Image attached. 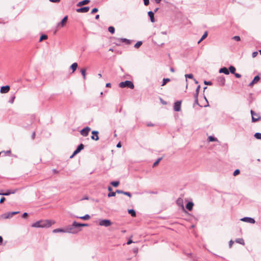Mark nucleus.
Listing matches in <instances>:
<instances>
[{"label":"nucleus","instance_id":"obj_7","mask_svg":"<svg viewBox=\"0 0 261 261\" xmlns=\"http://www.w3.org/2000/svg\"><path fill=\"white\" fill-rule=\"evenodd\" d=\"M67 19H68V16H65L62 19L61 21L59 22L57 24V28H58V29L61 28H63L65 25L66 23H67Z\"/></svg>","mask_w":261,"mask_h":261},{"label":"nucleus","instance_id":"obj_19","mask_svg":"<svg viewBox=\"0 0 261 261\" xmlns=\"http://www.w3.org/2000/svg\"><path fill=\"white\" fill-rule=\"evenodd\" d=\"M89 2H90L89 0H84L81 2H79L77 4V6L81 7L82 6L88 4Z\"/></svg>","mask_w":261,"mask_h":261},{"label":"nucleus","instance_id":"obj_52","mask_svg":"<svg viewBox=\"0 0 261 261\" xmlns=\"http://www.w3.org/2000/svg\"><path fill=\"white\" fill-rule=\"evenodd\" d=\"M200 85H198L196 88V92L197 93H199V90H200Z\"/></svg>","mask_w":261,"mask_h":261},{"label":"nucleus","instance_id":"obj_40","mask_svg":"<svg viewBox=\"0 0 261 261\" xmlns=\"http://www.w3.org/2000/svg\"><path fill=\"white\" fill-rule=\"evenodd\" d=\"M240 173V171L239 169H236L233 173V176H237V175L239 174Z\"/></svg>","mask_w":261,"mask_h":261},{"label":"nucleus","instance_id":"obj_11","mask_svg":"<svg viewBox=\"0 0 261 261\" xmlns=\"http://www.w3.org/2000/svg\"><path fill=\"white\" fill-rule=\"evenodd\" d=\"M90 128L89 127H86L81 130V134L83 136H87Z\"/></svg>","mask_w":261,"mask_h":261},{"label":"nucleus","instance_id":"obj_51","mask_svg":"<svg viewBox=\"0 0 261 261\" xmlns=\"http://www.w3.org/2000/svg\"><path fill=\"white\" fill-rule=\"evenodd\" d=\"M234 74L235 76L237 78H240L241 77V75L239 73H234Z\"/></svg>","mask_w":261,"mask_h":261},{"label":"nucleus","instance_id":"obj_64","mask_svg":"<svg viewBox=\"0 0 261 261\" xmlns=\"http://www.w3.org/2000/svg\"><path fill=\"white\" fill-rule=\"evenodd\" d=\"M99 17V15H96V16H95V19H98Z\"/></svg>","mask_w":261,"mask_h":261},{"label":"nucleus","instance_id":"obj_8","mask_svg":"<svg viewBox=\"0 0 261 261\" xmlns=\"http://www.w3.org/2000/svg\"><path fill=\"white\" fill-rule=\"evenodd\" d=\"M116 193L117 194H123L126 196H130V194L128 192H123L120 190H116L115 192H110L108 194V196H115Z\"/></svg>","mask_w":261,"mask_h":261},{"label":"nucleus","instance_id":"obj_9","mask_svg":"<svg viewBox=\"0 0 261 261\" xmlns=\"http://www.w3.org/2000/svg\"><path fill=\"white\" fill-rule=\"evenodd\" d=\"M185 201L187 202L186 205V208L189 211H192L194 205L193 202L192 201H188L186 199H185Z\"/></svg>","mask_w":261,"mask_h":261},{"label":"nucleus","instance_id":"obj_59","mask_svg":"<svg viewBox=\"0 0 261 261\" xmlns=\"http://www.w3.org/2000/svg\"><path fill=\"white\" fill-rule=\"evenodd\" d=\"M121 143L120 142L118 143L117 145V147L120 148V147H121Z\"/></svg>","mask_w":261,"mask_h":261},{"label":"nucleus","instance_id":"obj_23","mask_svg":"<svg viewBox=\"0 0 261 261\" xmlns=\"http://www.w3.org/2000/svg\"><path fill=\"white\" fill-rule=\"evenodd\" d=\"M148 16H149V17L150 18L151 21L152 22H154V19L153 12H152V11H149V12H148Z\"/></svg>","mask_w":261,"mask_h":261},{"label":"nucleus","instance_id":"obj_36","mask_svg":"<svg viewBox=\"0 0 261 261\" xmlns=\"http://www.w3.org/2000/svg\"><path fill=\"white\" fill-rule=\"evenodd\" d=\"M162 160V158H159L153 164V167H155L156 166H157L159 162H160V161Z\"/></svg>","mask_w":261,"mask_h":261},{"label":"nucleus","instance_id":"obj_47","mask_svg":"<svg viewBox=\"0 0 261 261\" xmlns=\"http://www.w3.org/2000/svg\"><path fill=\"white\" fill-rule=\"evenodd\" d=\"M233 241L232 240H230L229 242V248H231L233 244Z\"/></svg>","mask_w":261,"mask_h":261},{"label":"nucleus","instance_id":"obj_14","mask_svg":"<svg viewBox=\"0 0 261 261\" xmlns=\"http://www.w3.org/2000/svg\"><path fill=\"white\" fill-rule=\"evenodd\" d=\"M176 204L184 210V202L181 197H179L176 200Z\"/></svg>","mask_w":261,"mask_h":261},{"label":"nucleus","instance_id":"obj_5","mask_svg":"<svg viewBox=\"0 0 261 261\" xmlns=\"http://www.w3.org/2000/svg\"><path fill=\"white\" fill-rule=\"evenodd\" d=\"M99 225L105 227H108L112 225V222L108 219L99 220Z\"/></svg>","mask_w":261,"mask_h":261},{"label":"nucleus","instance_id":"obj_55","mask_svg":"<svg viewBox=\"0 0 261 261\" xmlns=\"http://www.w3.org/2000/svg\"><path fill=\"white\" fill-rule=\"evenodd\" d=\"M49 1L53 3H59L60 0H49Z\"/></svg>","mask_w":261,"mask_h":261},{"label":"nucleus","instance_id":"obj_22","mask_svg":"<svg viewBox=\"0 0 261 261\" xmlns=\"http://www.w3.org/2000/svg\"><path fill=\"white\" fill-rule=\"evenodd\" d=\"M53 233H58V232H66L65 229L63 228H57L53 230Z\"/></svg>","mask_w":261,"mask_h":261},{"label":"nucleus","instance_id":"obj_17","mask_svg":"<svg viewBox=\"0 0 261 261\" xmlns=\"http://www.w3.org/2000/svg\"><path fill=\"white\" fill-rule=\"evenodd\" d=\"M92 133L93 135L91 136V139L95 141H97L99 139L98 136V132L97 131L93 130Z\"/></svg>","mask_w":261,"mask_h":261},{"label":"nucleus","instance_id":"obj_16","mask_svg":"<svg viewBox=\"0 0 261 261\" xmlns=\"http://www.w3.org/2000/svg\"><path fill=\"white\" fill-rule=\"evenodd\" d=\"M10 87L9 86H3L1 88V92L2 93H6L9 92Z\"/></svg>","mask_w":261,"mask_h":261},{"label":"nucleus","instance_id":"obj_38","mask_svg":"<svg viewBox=\"0 0 261 261\" xmlns=\"http://www.w3.org/2000/svg\"><path fill=\"white\" fill-rule=\"evenodd\" d=\"M199 93L195 92L194 94V98H195V103L198 104V96Z\"/></svg>","mask_w":261,"mask_h":261},{"label":"nucleus","instance_id":"obj_31","mask_svg":"<svg viewBox=\"0 0 261 261\" xmlns=\"http://www.w3.org/2000/svg\"><path fill=\"white\" fill-rule=\"evenodd\" d=\"M229 70L230 73H231L232 74H234L235 73L236 68L234 67H233L232 66H230L229 67Z\"/></svg>","mask_w":261,"mask_h":261},{"label":"nucleus","instance_id":"obj_62","mask_svg":"<svg viewBox=\"0 0 261 261\" xmlns=\"http://www.w3.org/2000/svg\"><path fill=\"white\" fill-rule=\"evenodd\" d=\"M110 86H111V84L110 83H107L106 84V87H110Z\"/></svg>","mask_w":261,"mask_h":261},{"label":"nucleus","instance_id":"obj_46","mask_svg":"<svg viewBox=\"0 0 261 261\" xmlns=\"http://www.w3.org/2000/svg\"><path fill=\"white\" fill-rule=\"evenodd\" d=\"M144 5L145 6H147L149 5V0H143Z\"/></svg>","mask_w":261,"mask_h":261},{"label":"nucleus","instance_id":"obj_28","mask_svg":"<svg viewBox=\"0 0 261 261\" xmlns=\"http://www.w3.org/2000/svg\"><path fill=\"white\" fill-rule=\"evenodd\" d=\"M86 69L85 68H83L81 70V72L83 76L84 80H85L86 79Z\"/></svg>","mask_w":261,"mask_h":261},{"label":"nucleus","instance_id":"obj_34","mask_svg":"<svg viewBox=\"0 0 261 261\" xmlns=\"http://www.w3.org/2000/svg\"><path fill=\"white\" fill-rule=\"evenodd\" d=\"M142 44V42L141 41H138L135 44V47L138 48H139Z\"/></svg>","mask_w":261,"mask_h":261},{"label":"nucleus","instance_id":"obj_54","mask_svg":"<svg viewBox=\"0 0 261 261\" xmlns=\"http://www.w3.org/2000/svg\"><path fill=\"white\" fill-rule=\"evenodd\" d=\"M122 42H127V43H129V41L126 39H122Z\"/></svg>","mask_w":261,"mask_h":261},{"label":"nucleus","instance_id":"obj_56","mask_svg":"<svg viewBox=\"0 0 261 261\" xmlns=\"http://www.w3.org/2000/svg\"><path fill=\"white\" fill-rule=\"evenodd\" d=\"M133 251H134V253H137V252H138V248H134V249H133Z\"/></svg>","mask_w":261,"mask_h":261},{"label":"nucleus","instance_id":"obj_32","mask_svg":"<svg viewBox=\"0 0 261 261\" xmlns=\"http://www.w3.org/2000/svg\"><path fill=\"white\" fill-rule=\"evenodd\" d=\"M108 31L111 34H114L115 32V28L113 27H109L108 28Z\"/></svg>","mask_w":261,"mask_h":261},{"label":"nucleus","instance_id":"obj_29","mask_svg":"<svg viewBox=\"0 0 261 261\" xmlns=\"http://www.w3.org/2000/svg\"><path fill=\"white\" fill-rule=\"evenodd\" d=\"M79 218L83 220H88L89 219H90V216L88 214H86L84 216L80 217Z\"/></svg>","mask_w":261,"mask_h":261},{"label":"nucleus","instance_id":"obj_1","mask_svg":"<svg viewBox=\"0 0 261 261\" xmlns=\"http://www.w3.org/2000/svg\"><path fill=\"white\" fill-rule=\"evenodd\" d=\"M55 223L54 221L51 220H41L33 223L31 226L35 228H48Z\"/></svg>","mask_w":261,"mask_h":261},{"label":"nucleus","instance_id":"obj_15","mask_svg":"<svg viewBox=\"0 0 261 261\" xmlns=\"http://www.w3.org/2000/svg\"><path fill=\"white\" fill-rule=\"evenodd\" d=\"M89 7H85L76 9V11L79 13H86L89 10Z\"/></svg>","mask_w":261,"mask_h":261},{"label":"nucleus","instance_id":"obj_45","mask_svg":"<svg viewBox=\"0 0 261 261\" xmlns=\"http://www.w3.org/2000/svg\"><path fill=\"white\" fill-rule=\"evenodd\" d=\"M28 216V214L27 213H24L22 215V218L25 219Z\"/></svg>","mask_w":261,"mask_h":261},{"label":"nucleus","instance_id":"obj_37","mask_svg":"<svg viewBox=\"0 0 261 261\" xmlns=\"http://www.w3.org/2000/svg\"><path fill=\"white\" fill-rule=\"evenodd\" d=\"M208 139L210 142L216 141L217 140L216 138L213 137V136L208 137Z\"/></svg>","mask_w":261,"mask_h":261},{"label":"nucleus","instance_id":"obj_50","mask_svg":"<svg viewBox=\"0 0 261 261\" xmlns=\"http://www.w3.org/2000/svg\"><path fill=\"white\" fill-rule=\"evenodd\" d=\"M258 53L257 51H254L252 53V57L255 58L257 55Z\"/></svg>","mask_w":261,"mask_h":261},{"label":"nucleus","instance_id":"obj_4","mask_svg":"<svg viewBox=\"0 0 261 261\" xmlns=\"http://www.w3.org/2000/svg\"><path fill=\"white\" fill-rule=\"evenodd\" d=\"M15 215H16V212H8L1 215L0 216V219H10Z\"/></svg>","mask_w":261,"mask_h":261},{"label":"nucleus","instance_id":"obj_13","mask_svg":"<svg viewBox=\"0 0 261 261\" xmlns=\"http://www.w3.org/2000/svg\"><path fill=\"white\" fill-rule=\"evenodd\" d=\"M181 101H177L174 103V110L175 111L178 112L180 110Z\"/></svg>","mask_w":261,"mask_h":261},{"label":"nucleus","instance_id":"obj_12","mask_svg":"<svg viewBox=\"0 0 261 261\" xmlns=\"http://www.w3.org/2000/svg\"><path fill=\"white\" fill-rule=\"evenodd\" d=\"M84 148V145L83 144H81L76 149V150L73 152L72 155L70 156V158H72L73 156H74L75 154L78 153L81 151V150H82Z\"/></svg>","mask_w":261,"mask_h":261},{"label":"nucleus","instance_id":"obj_48","mask_svg":"<svg viewBox=\"0 0 261 261\" xmlns=\"http://www.w3.org/2000/svg\"><path fill=\"white\" fill-rule=\"evenodd\" d=\"M98 11V9L95 8L94 9H93L91 11V13H96Z\"/></svg>","mask_w":261,"mask_h":261},{"label":"nucleus","instance_id":"obj_25","mask_svg":"<svg viewBox=\"0 0 261 261\" xmlns=\"http://www.w3.org/2000/svg\"><path fill=\"white\" fill-rule=\"evenodd\" d=\"M77 67V64L76 63H73L71 65V66H70V68L72 70V72H73L75 71V70L76 69Z\"/></svg>","mask_w":261,"mask_h":261},{"label":"nucleus","instance_id":"obj_6","mask_svg":"<svg viewBox=\"0 0 261 261\" xmlns=\"http://www.w3.org/2000/svg\"><path fill=\"white\" fill-rule=\"evenodd\" d=\"M251 114L252 116V121L256 122L261 119V117L258 114L255 113L253 110H251Z\"/></svg>","mask_w":261,"mask_h":261},{"label":"nucleus","instance_id":"obj_41","mask_svg":"<svg viewBox=\"0 0 261 261\" xmlns=\"http://www.w3.org/2000/svg\"><path fill=\"white\" fill-rule=\"evenodd\" d=\"M14 193L13 192H6V193H0V195H3V196H7L9 194H13Z\"/></svg>","mask_w":261,"mask_h":261},{"label":"nucleus","instance_id":"obj_20","mask_svg":"<svg viewBox=\"0 0 261 261\" xmlns=\"http://www.w3.org/2000/svg\"><path fill=\"white\" fill-rule=\"evenodd\" d=\"M218 82L221 86H224L225 82V78L223 77H220L218 79Z\"/></svg>","mask_w":261,"mask_h":261},{"label":"nucleus","instance_id":"obj_61","mask_svg":"<svg viewBox=\"0 0 261 261\" xmlns=\"http://www.w3.org/2000/svg\"><path fill=\"white\" fill-rule=\"evenodd\" d=\"M32 138H33V139H34V138H35V132H34V133L32 134Z\"/></svg>","mask_w":261,"mask_h":261},{"label":"nucleus","instance_id":"obj_35","mask_svg":"<svg viewBox=\"0 0 261 261\" xmlns=\"http://www.w3.org/2000/svg\"><path fill=\"white\" fill-rule=\"evenodd\" d=\"M254 137L257 139H261V133H255L254 135Z\"/></svg>","mask_w":261,"mask_h":261},{"label":"nucleus","instance_id":"obj_33","mask_svg":"<svg viewBox=\"0 0 261 261\" xmlns=\"http://www.w3.org/2000/svg\"><path fill=\"white\" fill-rule=\"evenodd\" d=\"M169 81H170L169 79H164L163 80V83L162 84V86H164V85H165L166 84V83L168 82H169Z\"/></svg>","mask_w":261,"mask_h":261},{"label":"nucleus","instance_id":"obj_39","mask_svg":"<svg viewBox=\"0 0 261 261\" xmlns=\"http://www.w3.org/2000/svg\"><path fill=\"white\" fill-rule=\"evenodd\" d=\"M47 36L45 35H42L41 37H40V40L39 41H42L43 40H44V39H47Z\"/></svg>","mask_w":261,"mask_h":261},{"label":"nucleus","instance_id":"obj_3","mask_svg":"<svg viewBox=\"0 0 261 261\" xmlns=\"http://www.w3.org/2000/svg\"><path fill=\"white\" fill-rule=\"evenodd\" d=\"M119 86L120 88H122L127 87L133 89L134 88V84L130 81H126L125 82H120L119 84Z\"/></svg>","mask_w":261,"mask_h":261},{"label":"nucleus","instance_id":"obj_30","mask_svg":"<svg viewBox=\"0 0 261 261\" xmlns=\"http://www.w3.org/2000/svg\"><path fill=\"white\" fill-rule=\"evenodd\" d=\"M207 36V32H205L204 34L202 35V37L200 39V40L198 41V43H199L201 41H202L203 39H204Z\"/></svg>","mask_w":261,"mask_h":261},{"label":"nucleus","instance_id":"obj_2","mask_svg":"<svg viewBox=\"0 0 261 261\" xmlns=\"http://www.w3.org/2000/svg\"><path fill=\"white\" fill-rule=\"evenodd\" d=\"M74 224V221L72 223V225L68 226L66 229V232L71 233L75 234L81 230V228H79V227Z\"/></svg>","mask_w":261,"mask_h":261},{"label":"nucleus","instance_id":"obj_53","mask_svg":"<svg viewBox=\"0 0 261 261\" xmlns=\"http://www.w3.org/2000/svg\"><path fill=\"white\" fill-rule=\"evenodd\" d=\"M5 200H6V199H5V197H3L1 199V200H0V203H3V202H4L5 201Z\"/></svg>","mask_w":261,"mask_h":261},{"label":"nucleus","instance_id":"obj_44","mask_svg":"<svg viewBox=\"0 0 261 261\" xmlns=\"http://www.w3.org/2000/svg\"><path fill=\"white\" fill-rule=\"evenodd\" d=\"M186 77H188L189 79H193V75L192 74H188L185 75Z\"/></svg>","mask_w":261,"mask_h":261},{"label":"nucleus","instance_id":"obj_18","mask_svg":"<svg viewBox=\"0 0 261 261\" xmlns=\"http://www.w3.org/2000/svg\"><path fill=\"white\" fill-rule=\"evenodd\" d=\"M259 80L260 77L258 75L255 76L253 81L249 84V86L252 87L254 84L257 83Z\"/></svg>","mask_w":261,"mask_h":261},{"label":"nucleus","instance_id":"obj_10","mask_svg":"<svg viewBox=\"0 0 261 261\" xmlns=\"http://www.w3.org/2000/svg\"><path fill=\"white\" fill-rule=\"evenodd\" d=\"M241 221L248 222L251 224H254L255 223V220L253 218L250 217H245L241 219Z\"/></svg>","mask_w":261,"mask_h":261},{"label":"nucleus","instance_id":"obj_57","mask_svg":"<svg viewBox=\"0 0 261 261\" xmlns=\"http://www.w3.org/2000/svg\"><path fill=\"white\" fill-rule=\"evenodd\" d=\"M132 242H133V241L132 240H129L127 242V244H128V245L130 244Z\"/></svg>","mask_w":261,"mask_h":261},{"label":"nucleus","instance_id":"obj_24","mask_svg":"<svg viewBox=\"0 0 261 261\" xmlns=\"http://www.w3.org/2000/svg\"><path fill=\"white\" fill-rule=\"evenodd\" d=\"M74 224H75L76 226L79 227V228H80L81 227L83 226H88L89 225L88 224H84V223H77L76 221H74Z\"/></svg>","mask_w":261,"mask_h":261},{"label":"nucleus","instance_id":"obj_49","mask_svg":"<svg viewBox=\"0 0 261 261\" xmlns=\"http://www.w3.org/2000/svg\"><path fill=\"white\" fill-rule=\"evenodd\" d=\"M204 83L205 85H212V83L211 82H207V81H204Z\"/></svg>","mask_w":261,"mask_h":261},{"label":"nucleus","instance_id":"obj_60","mask_svg":"<svg viewBox=\"0 0 261 261\" xmlns=\"http://www.w3.org/2000/svg\"><path fill=\"white\" fill-rule=\"evenodd\" d=\"M3 241V238L1 236H0V245L2 243Z\"/></svg>","mask_w":261,"mask_h":261},{"label":"nucleus","instance_id":"obj_43","mask_svg":"<svg viewBox=\"0 0 261 261\" xmlns=\"http://www.w3.org/2000/svg\"><path fill=\"white\" fill-rule=\"evenodd\" d=\"M111 184L114 187H117L119 185V182L118 181H113V182H112Z\"/></svg>","mask_w":261,"mask_h":261},{"label":"nucleus","instance_id":"obj_58","mask_svg":"<svg viewBox=\"0 0 261 261\" xmlns=\"http://www.w3.org/2000/svg\"><path fill=\"white\" fill-rule=\"evenodd\" d=\"M88 199H89V197H84V198L81 199V200H88Z\"/></svg>","mask_w":261,"mask_h":261},{"label":"nucleus","instance_id":"obj_42","mask_svg":"<svg viewBox=\"0 0 261 261\" xmlns=\"http://www.w3.org/2000/svg\"><path fill=\"white\" fill-rule=\"evenodd\" d=\"M233 39H234V40L237 41H240V37L238 36H234L233 38H232Z\"/></svg>","mask_w":261,"mask_h":261},{"label":"nucleus","instance_id":"obj_27","mask_svg":"<svg viewBox=\"0 0 261 261\" xmlns=\"http://www.w3.org/2000/svg\"><path fill=\"white\" fill-rule=\"evenodd\" d=\"M236 242L242 245L245 244L244 241L242 238H239L236 239Z\"/></svg>","mask_w":261,"mask_h":261},{"label":"nucleus","instance_id":"obj_21","mask_svg":"<svg viewBox=\"0 0 261 261\" xmlns=\"http://www.w3.org/2000/svg\"><path fill=\"white\" fill-rule=\"evenodd\" d=\"M220 73H223L225 74H229V70L226 67H223L221 68L219 70Z\"/></svg>","mask_w":261,"mask_h":261},{"label":"nucleus","instance_id":"obj_63","mask_svg":"<svg viewBox=\"0 0 261 261\" xmlns=\"http://www.w3.org/2000/svg\"><path fill=\"white\" fill-rule=\"evenodd\" d=\"M149 194H156V192H149Z\"/></svg>","mask_w":261,"mask_h":261},{"label":"nucleus","instance_id":"obj_26","mask_svg":"<svg viewBox=\"0 0 261 261\" xmlns=\"http://www.w3.org/2000/svg\"><path fill=\"white\" fill-rule=\"evenodd\" d=\"M128 212L132 217H136V213L134 210H133V209L128 210Z\"/></svg>","mask_w":261,"mask_h":261}]
</instances>
